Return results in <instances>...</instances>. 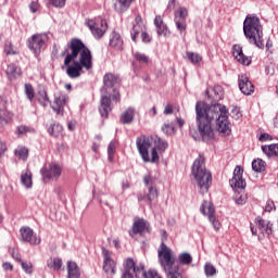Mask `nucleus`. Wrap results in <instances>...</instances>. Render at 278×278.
Listing matches in <instances>:
<instances>
[{
  "label": "nucleus",
  "instance_id": "nucleus-46",
  "mask_svg": "<svg viewBox=\"0 0 278 278\" xmlns=\"http://www.w3.org/2000/svg\"><path fill=\"white\" fill-rule=\"evenodd\" d=\"M256 227L260 229V231H265L266 226L268 225V220L263 219L262 217H256L255 218Z\"/></svg>",
  "mask_w": 278,
  "mask_h": 278
},
{
  "label": "nucleus",
  "instance_id": "nucleus-60",
  "mask_svg": "<svg viewBox=\"0 0 278 278\" xmlns=\"http://www.w3.org/2000/svg\"><path fill=\"white\" fill-rule=\"evenodd\" d=\"M112 101H116L118 103L121 101V93H114L112 97Z\"/></svg>",
  "mask_w": 278,
  "mask_h": 278
},
{
  "label": "nucleus",
  "instance_id": "nucleus-21",
  "mask_svg": "<svg viewBox=\"0 0 278 278\" xmlns=\"http://www.w3.org/2000/svg\"><path fill=\"white\" fill-rule=\"evenodd\" d=\"M99 112L103 118H108L110 112H112V99L108 96L101 98V105Z\"/></svg>",
  "mask_w": 278,
  "mask_h": 278
},
{
  "label": "nucleus",
  "instance_id": "nucleus-41",
  "mask_svg": "<svg viewBox=\"0 0 278 278\" xmlns=\"http://www.w3.org/2000/svg\"><path fill=\"white\" fill-rule=\"evenodd\" d=\"M15 155H17V157H20V160L25 161L29 156V150H27V148H17L15 150Z\"/></svg>",
  "mask_w": 278,
  "mask_h": 278
},
{
  "label": "nucleus",
  "instance_id": "nucleus-23",
  "mask_svg": "<svg viewBox=\"0 0 278 278\" xmlns=\"http://www.w3.org/2000/svg\"><path fill=\"white\" fill-rule=\"evenodd\" d=\"M109 46L111 49H115V51H123V38L121 34L113 31L111 34Z\"/></svg>",
  "mask_w": 278,
  "mask_h": 278
},
{
  "label": "nucleus",
  "instance_id": "nucleus-11",
  "mask_svg": "<svg viewBox=\"0 0 278 278\" xmlns=\"http://www.w3.org/2000/svg\"><path fill=\"white\" fill-rule=\"evenodd\" d=\"M242 175H244V169L240 165H237L233 170V177L229 180L231 188H238L239 190L247 188V180H244Z\"/></svg>",
  "mask_w": 278,
  "mask_h": 278
},
{
  "label": "nucleus",
  "instance_id": "nucleus-43",
  "mask_svg": "<svg viewBox=\"0 0 278 278\" xmlns=\"http://www.w3.org/2000/svg\"><path fill=\"white\" fill-rule=\"evenodd\" d=\"M204 273L206 277H214V275H216V267H214L212 263H205Z\"/></svg>",
  "mask_w": 278,
  "mask_h": 278
},
{
  "label": "nucleus",
  "instance_id": "nucleus-49",
  "mask_svg": "<svg viewBox=\"0 0 278 278\" xmlns=\"http://www.w3.org/2000/svg\"><path fill=\"white\" fill-rule=\"evenodd\" d=\"M49 2L54 8H64V5H66V0H49Z\"/></svg>",
  "mask_w": 278,
  "mask_h": 278
},
{
  "label": "nucleus",
  "instance_id": "nucleus-39",
  "mask_svg": "<svg viewBox=\"0 0 278 278\" xmlns=\"http://www.w3.org/2000/svg\"><path fill=\"white\" fill-rule=\"evenodd\" d=\"M36 130L30 126L21 125L17 126L16 132L18 136H24V134H34Z\"/></svg>",
  "mask_w": 278,
  "mask_h": 278
},
{
  "label": "nucleus",
  "instance_id": "nucleus-37",
  "mask_svg": "<svg viewBox=\"0 0 278 278\" xmlns=\"http://www.w3.org/2000/svg\"><path fill=\"white\" fill-rule=\"evenodd\" d=\"M38 101L40 105H42L43 108H47L49 103H51V100L49 99V94H47V91L45 90L39 92Z\"/></svg>",
  "mask_w": 278,
  "mask_h": 278
},
{
  "label": "nucleus",
  "instance_id": "nucleus-44",
  "mask_svg": "<svg viewBox=\"0 0 278 278\" xmlns=\"http://www.w3.org/2000/svg\"><path fill=\"white\" fill-rule=\"evenodd\" d=\"M25 94H26L28 101H34L35 92H34V87L31 86V84L25 85Z\"/></svg>",
  "mask_w": 278,
  "mask_h": 278
},
{
  "label": "nucleus",
  "instance_id": "nucleus-12",
  "mask_svg": "<svg viewBox=\"0 0 278 278\" xmlns=\"http://www.w3.org/2000/svg\"><path fill=\"white\" fill-rule=\"evenodd\" d=\"M40 173L43 181L49 179H59V177L62 175V167L55 163H51L48 165V167H42Z\"/></svg>",
  "mask_w": 278,
  "mask_h": 278
},
{
  "label": "nucleus",
  "instance_id": "nucleus-63",
  "mask_svg": "<svg viewBox=\"0 0 278 278\" xmlns=\"http://www.w3.org/2000/svg\"><path fill=\"white\" fill-rule=\"evenodd\" d=\"M176 0H169L167 4V10H172V8H175Z\"/></svg>",
  "mask_w": 278,
  "mask_h": 278
},
{
  "label": "nucleus",
  "instance_id": "nucleus-26",
  "mask_svg": "<svg viewBox=\"0 0 278 278\" xmlns=\"http://www.w3.org/2000/svg\"><path fill=\"white\" fill-rule=\"evenodd\" d=\"M12 113L7 109H0V129L12 121Z\"/></svg>",
  "mask_w": 278,
  "mask_h": 278
},
{
  "label": "nucleus",
  "instance_id": "nucleus-30",
  "mask_svg": "<svg viewBox=\"0 0 278 278\" xmlns=\"http://www.w3.org/2000/svg\"><path fill=\"white\" fill-rule=\"evenodd\" d=\"M4 53L5 55H18V48L12 45V41H4Z\"/></svg>",
  "mask_w": 278,
  "mask_h": 278
},
{
  "label": "nucleus",
  "instance_id": "nucleus-9",
  "mask_svg": "<svg viewBox=\"0 0 278 278\" xmlns=\"http://www.w3.org/2000/svg\"><path fill=\"white\" fill-rule=\"evenodd\" d=\"M103 261V270L109 278H113L116 275V263L112 260V254L105 248L102 249Z\"/></svg>",
  "mask_w": 278,
  "mask_h": 278
},
{
  "label": "nucleus",
  "instance_id": "nucleus-51",
  "mask_svg": "<svg viewBox=\"0 0 278 278\" xmlns=\"http://www.w3.org/2000/svg\"><path fill=\"white\" fill-rule=\"evenodd\" d=\"M40 8V4H38V2L33 1L29 4V10L30 12H33V14H36V12H38V9Z\"/></svg>",
  "mask_w": 278,
  "mask_h": 278
},
{
  "label": "nucleus",
  "instance_id": "nucleus-53",
  "mask_svg": "<svg viewBox=\"0 0 278 278\" xmlns=\"http://www.w3.org/2000/svg\"><path fill=\"white\" fill-rule=\"evenodd\" d=\"M260 142H266L268 140H273V136L264 132L258 137Z\"/></svg>",
  "mask_w": 278,
  "mask_h": 278
},
{
  "label": "nucleus",
  "instance_id": "nucleus-47",
  "mask_svg": "<svg viewBox=\"0 0 278 278\" xmlns=\"http://www.w3.org/2000/svg\"><path fill=\"white\" fill-rule=\"evenodd\" d=\"M237 205H244L247 203V195L237 193L233 198Z\"/></svg>",
  "mask_w": 278,
  "mask_h": 278
},
{
  "label": "nucleus",
  "instance_id": "nucleus-10",
  "mask_svg": "<svg viewBox=\"0 0 278 278\" xmlns=\"http://www.w3.org/2000/svg\"><path fill=\"white\" fill-rule=\"evenodd\" d=\"M186 18H188V9L186 7H180L178 10L174 13V23L180 34H184L186 31Z\"/></svg>",
  "mask_w": 278,
  "mask_h": 278
},
{
  "label": "nucleus",
  "instance_id": "nucleus-28",
  "mask_svg": "<svg viewBox=\"0 0 278 278\" xmlns=\"http://www.w3.org/2000/svg\"><path fill=\"white\" fill-rule=\"evenodd\" d=\"M67 278H79V267L75 262L67 263Z\"/></svg>",
  "mask_w": 278,
  "mask_h": 278
},
{
  "label": "nucleus",
  "instance_id": "nucleus-52",
  "mask_svg": "<svg viewBox=\"0 0 278 278\" xmlns=\"http://www.w3.org/2000/svg\"><path fill=\"white\" fill-rule=\"evenodd\" d=\"M143 184L146 188H149V186H153V179H151V175H146L143 177Z\"/></svg>",
  "mask_w": 278,
  "mask_h": 278
},
{
  "label": "nucleus",
  "instance_id": "nucleus-57",
  "mask_svg": "<svg viewBox=\"0 0 278 278\" xmlns=\"http://www.w3.org/2000/svg\"><path fill=\"white\" fill-rule=\"evenodd\" d=\"M163 114H166V115L173 114V106H172L170 104H167V105L165 106V109H164Z\"/></svg>",
  "mask_w": 278,
  "mask_h": 278
},
{
  "label": "nucleus",
  "instance_id": "nucleus-19",
  "mask_svg": "<svg viewBox=\"0 0 278 278\" xmlns=\"http://www.w3.org/2000/svg\"><path fill=\"white\" fill-rule=\"evenodd\" d=\"M154 25L156 27V34L159 36H170V29H168V26L164 23V20L161 15H156L154 18Z\"/></svg>",
  "mask_w": 278,
  "mask_h": 278
},
{
  "label": "nucleus",
  "instance_id": "nucleus-32",
  "mask_svg": "<svg viewBox=\"0 0 278 278\" xmlns=\"http://www.w3.org/2000/svg\"><path fill=\"white\" fill-rule=\"evenodd\" d=\"M162 131L166 136H175V122L167 121L162 126Z\"/></svg>",
  "mask_w": 278,
  "mask_h": 278
},
{
  "label": "nucleus",
  "instance_id": "nucleus-24",
  "mask_svg": "<svg viewBox=\"0 0 278 278\" xmlns=\"http://www.w3.org/2000/svg\"><path fill=\"white\" fill-rule=\"evenodd\" d=\"M134 116H136V109L128 108L119 117L122 125H131L134 123Z\"/></svg>",
  "mask_w": 278,
  "mask_h": 278
},
{
  "label": "nucleus",
  "instance_id": "nucleus-40",
  "mask_svg": "<svg viewBox=\"0 0 278 278\" xmlns=\"http://www.w3.org/2000/svg\"><path fill=\"white\" fill-rule=\"evenodd\" d=\"M48 268H52V270H60V268H62L61 258L49 260Z\"/></svg>",
  "mask_w": 278,
  "mask_h": 278
},
{
  "label": "nucleus",
  "instance_id": "nucleus-3",
  "mask_svg": "<svg viewBox=\"0 0 278 278\" xmlns=\"http://www.w3.org/2000/svg\"><path fill=\"white\" fill-rule=\"evenodd\" d=\"M191 175L198 185L200 194H207L212 187V173L205 168V156L199 154L191 167Z\"/></svg>",
  "mask_w": 278,
  "mask_h": 278
},
{
  "label": "nucleus",
  "instance_id": "nucleus-55",
  "mask_svg": "<svg viewBox=\"0 0 278 278\" xmlns=\"http://www.w3.org/2000/svg\"><path fill=\"white\" fill-rule=\"evenodd\" d=\"M265 232L267 233V236H273V224L270 222H267Z\"/></svg>",
  "mask_w": 278,
  "mask_h": 278
},
{
  "label": "nucleus",
  "instance_id": "nucleus-15",
  "mask_svg": "<svg viewBox=\"0 0 278 278\" xmlns=\"http://www.w3.org/2000/svg\"><path fill=\"white\" fill-rule=\"evenodd\" d=\"M238 83L239 90L242 92V94L249 97V94H253V92H255V87L253 86V83L249 80V77L247 75L239 76Z\"/></svg>",
  "mask_w": 278,
  "mask_h": 278
},
{
  "label": "nucleus",
  "instance_id": "nucleus-36",
  "mask_svg": "<svg viewBox=\"0 0 278 278\" xmlns=\"http://www.w3.org/2000/svg\"><path fill=\"white\" fill-rule=\"evenodd\" d=\"M187 59L191 64H201L203 61V56L197 52H187Z\"/></svg>",
  "mask_w": 278,
  "mask_h": 278
},
{
  "label": "nucleus",
  "instance_id": "nucleus-59",
  "mask_svg": "<svg viewBox=\"0 0 278 278\" xmlns=\"http://www.w3.org/2000/svg\"><path fill=\"white\" fill-rule=\"evenodd\" d=\"M99 148H100V144L97 142H93V144L91 147L93 153H99Z\"/></svg>",
  "mask_w": 278,
  "mask_h": 278
},
{
  "label": "nucleus",
  "instance_id": "nucleus-25",
  "mask_svg": "<svg viewBox=\"0 0 278 278\" xmlns=\"http://www.w3.org/2000/svg\"><path fill=\"white\" fill-rule=\"evenodd\" d=\"M7 75L9 79H16V77H21V75H23V72L16 64L11 63L7 67Z\"/></svg>",
  "mask_w": 278,
  "mask_h": 278
},
{
  "label": "nucleus",
  "instance_id": "nucleus-61",
  "mask_svg": "<svg viewBox=\"0 0 278 278\" xmlns=\"http://www.w3.org/2000/svg\"><path fill=\"white\" fill-rule=\"evenodd\" d=\"M250 229H251L252 236H257V228H255L253 224H250Z\"/></svg>",
  "mask_w": 278,
  "mask_h": 278
},
{
  "label": "nucleus",
  "instance_id": "nucleus-54",
  "mask_svg": "<svg viewBox=\"0 0 278 278\" xmlns=\"http://www.w3.org/2000/svg\"><path fill=\"white\" fill-rule=\"evenodd\" d=\"M141 40H142V42H151V40H152L151 35L148 34L147 31H142Z\"/></svg>",
  "mask_w": 278,
  "mask_h": 278
},
{
  "label": "nucleus",
  "instance_id": "nucleus-42",
  "mask_svg": "<svg viewBox=\"0 0 278 278\" xmlns=\"http://www.w3.org/2000/svg\"><path fill=\"white\" fill-rule=\"evenodd\" d=\"M134 58L139 62V64H149V56L144 53L135 52Z\"/></svg>",
  "mask_w": 278,
  "mask_h": 278
},
{
  "label": "nucleus",
  "instance_id": "nucleus-34",
  "mask_svg": "<svg viewBox=\"0 0 278 278\" xmlns=\"http://www.w3.org/2000/svg\"><path fill=\"white\" fill-rule=\"evenodd\" d=\"M63 129L64 128L62 127V125L54 123V124H51L50 127L48 128V134L50 136H54L55 138H58V136L62 134Z\"/></svg>",
  "mask_w": 278,
  "mask_h": 278
},
{
  "label": "nucleus",
  "instance_id": "nucleus-13",
  "mask_svg": "<svg viewBox=\"0 0 278 278\" xmlns=\"http://www.w3.org/2000/svg\"><path fill=\"white\" fill-rule=\"evenodd\" d=\"M66 103H68V96L63 92L54 93V101L51 109L55 114L62 116L64 114V108H66Z\"/></svg>",
  "mask_w": 278,
  "mask_h": 278
},
{
  "label": "nucleus",
  "instance_id": "nucleus-14",
  "mask_svg": "<svg viewBox=\"0 0 278 278\" xmlns=\"http://www.w3.org/2000/svg\"><path fill=\"white\" fill-rule=\"evenodd\" d=\"M20 236L22 242H28V244L34 247L40 244V237H37L36 233H34V229L29 228V226L22 227L20 229Z\"/></svg>",
  "mask_w": 278,
  "mask_h": 278
},
{
  "label": "nucleus",
  "instance_id": "nucleus-1",
  "mask_svg": "<svg viewBox=\"0 0 278 278\" xmlns=\"http://www.w3.org/2000/svg\"><path fill=\"white\" fill-rule=\"evenodd\" d=\"M208 99H212V104L198 101L195 104V123L198 131L203 142L214 140V129L212 125H216L217 131L229 136L231 134V124H229L227 106L216 103L222 101L225 92L222 86H215L206 90Z\"/></svg>",
  "mask_w": 278,
  "mask_h": 278
},
{
  "label": "nucleus",
  "instance_id": "nucleus-48",
  "mask_svg": "<svg viewBox=\"0 0 278 278\" xmlns=\"http://www.w3.org/2000/svg\"><path fill=\"white\" fill-rule=\"evenodd\" d=\"M210 223H212L214 230L218 231V229H220V222H218V219H216V216H210L208 217Z\"/></svg>",
  "mask_w": 278,
  "mask_h": 278
},
{
  "label": "nucleus",
  "instance_id": "nucleus-20",
  "mask_svg": "<svg viewBox=\"0 0 278 278\" xmlns=\"http://www.w3.org/2000/svg\"><path fill=\"white\" fill-rule=\"evenodd\" d=\"M140 31H144V24L142 23V15L138 14L135 17V22L132 24V30L130 33L132 42H136Z\"/></svg>",
  "mask_w": 278,
  "mask_h": 278
},
{
  "label": "nucleus",
  "instance_id": "nucleus-56",
  "mask_svg": "<svg viewBox=\"0 0 278 278\" xmlns=\"http://www.w3.org/2000/svg\"><path fill=\"white\" fill-rule=\"evenodd\" d=\"M5 151H8V147L5 143H3V141H0V157L3 155V153H5Z\"/></svg>",
  "mask_w": 278,
  "mask_h": 278
},
{
  "label": "nucleus",
  "instance_id": "nucleus-31",
  "mask_svg": "<svg viewBox=\"0 0 278 278\" xmlns=\"http://www.w3.org/2000/svg\"><path fill=\"white\" fill-rule=\"evenodd\" d=\"M178 262L181 266H190L192 264V255L188 252H182L178 255Z\"/></svg>",
  "mask_w": 278,
  "mask_h": 278
},
{
  "label": "nucleus",
  "instance_id": "nucleus-17",
  "mask_svg": "<svg viewBox=\"0 0 278 278\" xmlns=\"http://www.w3.org/2000/svg\"><path fill=\"white\" fill-rule=\"evenodd\" d=\"M232 55L239 64H242L243 66H249L251 64V58L244 55V52L242 51V46L235 45L232 47Z\"/></svg>",
  "mask_w": 278,
  "mask_h": 278
},
{
  "label": "nucleus",
  "instance_id": "nucleus-33",
  "mask_svg": "<svg viewBox=\"0 0 278 278\" xmlns=\"http://www.w3.org/2000/svg\"><path fill=\"white\" fill-rule=\"evenodd\" d=\"M252 168L255 173H264L266 170V162L262 159H256L252 162Z\"/></svg>",
  "mask_w": 278,
  "mask_h": 278
},
{
  "label": "nucleus",
  "instance_id": "nucleus-7",
  "mask_svg": "<svg viewBox=\"0 0 278 278\" xmlns=\"http://www.w3.org/2000/svg\"><path fill=\"white\" fill-rule=\"evenodd\" d=\"M87 27H89L92 36L94 38H101L105 30L108 29V22L101 17L89 20L86 22Z\"/></svg>",
  "mask_w": 278,
  "mask_h": 278
},
{
  "label": "nucleus",
  "instance_id": "nucleus-64",
  "mask_svg": "<svg viewBox=\"0 0 278 278\" xmlns=\"http://www.w3.org/2000/svg\"><path fill=\"white\" fill-rule=\"evenodd\" d=\"M122 188H123V190H127L129 188V181L128 180H124L122 182Z\"/></svg>",
  "mask_w": 278,
  "mask_h": 278
},
{
  "label": "nucleus",
  "instance_id": "nucleus-62",
  "mask_svg": "<svg viewBox=\"0 0 278 278\" xmlns=\"http://www.w3.org/2000/svg\"><path fill=\"white\" fill-rule=\"evenodd\" d=\"M13 258H14V261L17 262L18 264H22V262H23L22 258H21V255H18V254H14V253H13Z\"/></svg>",
  "mask_w": 278,
  "mask_h": 278
},
{
  "label": "nucleus",
  "instance_id": "nucleus-16",
  "mask_svg": "<svg viewBox=\"0 0 278 278\" xmlns=\"http://www.w3.org/2000/svg\"><path fill=\"white\" fill-rule=\"evenodd\" d=\"M160 197V192L157 191V188L153 187V185H150L148 188V192L146 194L138 193L137 199L138 201H147L148 205H152L153 201Z\"/></svg>",
  "mask_w": 278,
  "mask_h": 278
},
{
  "label": "nucleus",
  "instance_id": "nucleus-6",
  "mask_svg": "<svg viewBox=\"0 0 278 278\" xmlns=\"http://www.w3.org/2000/svg\"><path fill=\"white\" fill-rule=\"evenodd\" d=\"M168 149V142L157 136H153L152 149H151V164L160 163V155Z\"/></svg>",
  "mask_w": 278,
  "mask_h": 278
},
{
  "label": "nucleus",
  "instance_id": "nucleus-58",
  "mask_svg": "<svg viewBox=\"0 0 278 278\" xmlns=\"http://www.w3.org/2000/svg\"><path fill=\"white\" fill-rule=\"evenodd\" d=\"M2 268L4 270H13V266L10 263H3Z\"/></svg>",
  "mask_w": 278,
  "mask_h": 278
},
{
  "label": "nucleus",
  "instance_id": "nucleus-18",
  "mask_svg": "<svg viewBox=\"0 0 278 278\" xmlns=\"http://www.w3.org/2000/svg\"><path fill=\"white\" fill-rule=\"evenodd\" d=\"M147 229H149V222H147L144 218H136L134 220L131 231H129V236L144 233Z\"/></svg>",
  "mask_w": 278,
  "mask_h": 278
},
{
  "label": "nucleus",
  "instance_id": "nucleus-8",
  "mask_svg": "<svg viewBox=\"0 0 278 278\" xmlns=\"http://www.w3.org/2000/svg\"><path fill=\"white\" fill-rule=\"evenodd\" d=\"M47 40L49 37L46 34H35L30 38H28V49L34 51L36 55L45 49V45H47Z\"/></svg>",
  "mask_w": 278,
  "mask_h": 278
},
{
  "label": "nucleus",
  "instance_id": "nucleus-35",
  "mask_svg": "<svg viewBox=\"0 0 278 278\" xmlns=\"http://www.w3.org/2000/svg\"><path fill=\"white\" fill-rule=\"evenodd\" d=\"M117 79L118 78L114 74H105L103 78L104 86H106V88H112L116 84Z\"/></svg>",
  "mask_w": 278,
  "mask_h": 278
},
{
  "label": "nucleus",
  "instance_id": "nucleus-27",
  "mask_svg": "<svg viewBox=\"0 0 278 278\" xmlns=\"http://www.w3.org/2000/svg\"><path fill=\"white\" fill-rule=\"evenodd\" d=\"M21 184L22 186L26 187L27 190L34 186V182L31 181V172L29 169H26L21 175Z\"/></svg>",
  "mask_w": 278,
  "mask_h": 278
},
{
  "label": "nucleus",
  "instance_id": "nucleus-45",
  "mask_svg": "<svg viewBox=\"0 0 278 278\" xmlns=\"http://www.w3.org/2000/svg\"><path fill=\"white\" fill-rule=\"evenodd\" d=\"M20 264L27 275H31V273H34V265L31 264V262L23 261Z\"/></svg>",
  "mask_w": 278,
  "mask_h": 278
},
{
  "label": "nucleus",
  "instance_id": "nucleus-5",
  "mask_svg": "<svg viewBox=\"0 0 278 278\" xmlns=\"http://www.w3.org/2000/svg\"><path fill=\"white\" fill-rule=\"evenodd\" d=\"M137 149L139 155H141L143 162H151V156H149V150L153 149V136L141 135L136 139Z\"/></svg>",
  "mask_w": 278,
  "mask_h": 278
},
{
  "label": "nucleus",
  "instance_id": "nucleus-2",
  "mask_svg": "<svg viewBox=\"0 0 278 278\" xmlns=\"http://www.w3.org/2000/svg\"><path fill=\"white\" fill-rule=\"evenodd\" d=\"M67 53L64 59V66L66 67V75L71 79L81 77L85 71H92V52L80 39H72L70 41Z\"/></svg>",
  "mask_w": 278,
  "mask_h": 278
},
{
  "label": "nucleus",
  "instance_id": "nucleus-50",
  "mask_svg": "<svg viewBox=\"0 0 278 278\" xmlns=\"http://www.w3.org/2000/svg\"><path fill=\"white\" fill-rule=\"evenodd\" d=\"M273 210H276L275 202L273 200H267L265 205V212H273Z\"/></svg>",
  "mask_w": 278,
  "mask_h": 278
},
{
  "label": "nucleus",
  "instance_id": "nucleus-4",
  "mask_svg": "<svg viewBox=\"0 0 278 278\" xmlns=\"http://www.w3.org/2000/svg\"><path fill=\"white\" fill-rule=\"evenodd\" d=\"M243 34L250 45H255L258 49H264V33L262 31L258 16L247 15L243 22Z\"/></svg>",
  "mask_w": 278,
  "mask_h": 278
},
{
  "label": "nucleus",
  "instance_id": "nucleus-38",
  "mask_svg": "<svg viewBox=\"0 0 278 278\" xmlns=\"http://www.w3.org/2000/svg\"><path fill=\"white\" fill-rule=\"evenodd\" d=\"M114 153H116V141H111L108 147L109 162H114Z\"/></svg>",
  "mask_w": 278,
  "mask_h": 278
},
{
  "label": "nucleus",
  "instance_id": "nucleus-22",
  "mask_svg": "<svg viewBox=\"0 0 278 278\" xmlns=\"http://www.w3.org/2000/svg\"><path fill=\"white\" fill-rule=\"evenodd\" d=\"M134 0H114L113 8L117 14H125L131 8Z\"/></svg>",
  "mask_w": 278,
  "mask_h": 278
},
{
  "label": "nucleus",
  "instance_id": "nucleus-29",
  "mask_svg": "<svg viewBox=\"0 0 278 278\" xmlns=\"http://www.w3.org/2000/svg\"><path fill=\"white\" fill-rule=\"evenodd\" d=\"M200 212L210 218V216H214V205L207 201H204L200 207Z\"/></svg>",
  "mask_w": 278,
  "mask_h": 278
}]
</instances>
